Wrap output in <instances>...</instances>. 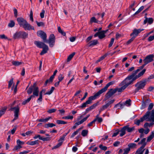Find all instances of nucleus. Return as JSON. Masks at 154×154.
I'll list each match as a JSON object with an SVG mask.
<instances>
[{"label":"nucleus","instance_id":"obj_23","mask_svg":"<svg viewBox=\"0 0 154 154\" xmlns=\"http://www.w3.org/2000/svg\"><path fill=\"white\" fill-rule=\"evenodd\" d=\"M126 130H127L128 132H131L135 129V127H133L131 128L129 127V125H127L124 126Z\"/></svg>","mask_w":154,"mask_h":154},{"label":"nucleus","instance_id":"obj_25","mask_svg":"<svg viewBox=\"0 0 154 154\" xmlns=\"http://www.w3.org/2000/svg\"><path fill=\"white\" fill-rule=\"evenodd\" d=\"M21 38L25 39L27 38L28 36V33L20 31Z\"/></svg>","mask_w":154,"mask_h":154},{"label":"nucleus","instance_id":"obj_51","mask_svg":"<svg viewBox=\"0 0 154 154\" xmlns=\"http://www.w3.org/2000/svg\"><path fill=\"white\" fill-rule=\"evenodd\" d=\"M130 150V148H128L124 149H123L124 152L123 154H128L129 153Z\"/></svg>","mask_w":154,"mask_h":154},{"label":"nucleus","instance_id":"obj_61","mask_svg":"<svg viewBox=\"0 0 154 154\" xmlns=\"http://www.w3.org/2000/svg\"><path fill=\"white\" fill-rule=\"evenodd\" d=\"M30 19L32 22L33 21V12L32 10H31L30 11Z\"/></svg>","mask_w":154,"mask_h":154},{"label":"nucleus","instance_id":"obj_29","mask_svg":"<svg viewBox=\"0 0 154 154\" xmlns=\"http://www.w3.org/2000/svg\"><path fill=\"white\" fill-rule=\"evenodd\" d=\"M99 21H100L98 20L97 19H96L95 17H93L91 18L89 22L91 24L93 23H97Z\"/></svg>","mask_w":154,"mask_h":154},{"label":"nucleus","instance_id":"obj_37","mask_svg":"<svg viewBox=\"0 0 154 154\" xmlns=\"http://www.w3.org/2000/svg\"><path fill=\"white\" fill-rule=\"evenodd\" d=\"M128 148L130 149H132L134 148H136L137 146V144L135 143H130L128 144Z\"/></svg>","mask_w":154,"mask_h":154},{"label":"nucleus","instance_id":"obj_10","mask_svg":"<svg viewBox=\"0 0 154 154\" xmlns=\"http://www.w3.org/2000/svg\"><path fill=\"white\" fill-rule=\"evenodd\" d=\"M116 90L113 89H110L108 92L105 96V97L103 100L104 101H106L112 96L116 93Z\"/></svg>","mask_w":154,"mask_h":154},{"label":"nucleus","instance_id":"obj_53","mask_svg":"<svg viewBox=\"0 0 154 154\" xmlns=\"http://www.w3.org/2000/svg\"><path fill=\"white\" fill-rule=\"evenodd\" d=\"M50 119V117H49L48 118H47L45 119H40L38 120V121L39 122H45L47 121H48L49 119Z\"/></svg>","mask_w":154,"mask_h":154},{"label":"nucleus","instance_id":"obj_15","mask_svg":"<svg viewBox=\"0 0 154 154\" xmlns=\"http://www.w3.org/2000/svg\"><path fill=\"white\" fill-rule=\"evenodd\" d=\"M94 36L95 37L98 36L100 39H101L104 38L106 35L103 32L99 31L95 34Z\"/></svg>","mask_w":154,"mask_h":154},{"label":"nucleus","instance_id":"obj_9","mask_svg":"<svg viewBox=\"0 0 154 154\" xmlns=\"http://www.w3.org/2000/svg\"><path fill=\"white\" fill-rule=\"evenodd\" d=\"M55 38L53 34H51L50 35L48 42L47 43H48L49 46L51 47H52L54 45L55 42Z\"/></svg>","mask_w":154,"mask_h":154},{"label":"nucleus","instance_id":"obj_33","mask_svg":"<svg viewBox=\"0 0 154 154\" xmlns=\"http://www.w3.org/2000/svg\"><path fill=\"white\" fill-rule=\"evenodd\" d=\"M126 130L124 127H123L120 131V136L122 137L125 134Z\"/></svg>","mask_w":154,"mask_h":154},{"label":"nucleus","instance_id":"obj_26","mask_svg":"<svg viewBox=\"0 0 154 154\" xmlns=\"http://www.w3.org/2000/svg\"><path fill=\"white\" fill-rule=\"evenodd\" d=\"M42 48L43 50L40 53V54L41 55H43L45 54L46 53L49 49L47 45Z\"/></svg>","mask_w":154,"mask_h":154},{"label":"nucleus","instance_id":"obj_55","mask_svg":"<svg viewBox=\"0 0 154 154\" xmlns=\"http://www.w3.org/2000/svg\"><path fill=\"white\" fill-rule=\"evenodd\" d=\"M134 37L132 36L131 38L127 42L126 44L127 45L129 44L134 40Z\"/></svg>","mask_w":154,"mask_h":154},{"label":"nucleus","instance_id":"obj_30","mask_svg":"<svg viewBox=\"0 0 154 154\" xmlns=\"http://www.w3.org/2000/svg\"><path fill=\"white\" fill-rule=\"evenodd\" d=\"M143 149V148L140 147L137 150L135 154L136 153H137V154H143L144 151L145 150V149Z\"/></svg>","mask_w":154,"mask_h":154},{"label":"nucleus","instance_id":"obj_28","mask_svg":"<svg viewBox=\"0 0 154 154\" xmlns=\"http://www.w3.org/2000/svg\"><path fill=\"white\" fill-rule=\"evenodd\" d=\"M20 31L16 32L13 36L14 39H19L21 38Z\"/></svg>","mask_w":154,"mask_h":154},{"label":"nucleus","instance_id":"obj_52","mask_svg":"<svg viewBox=\"0 0 154 154\" xmlns=\"http://www.w3.org/2000/svg\"><path fill=\"white\" fill-rule=\"evenodd\" d=\"M61 145H62V144H61V142L59 143L56 145L54 146L52 148V149H56L58 148Z\"/></svg>","mask_w":154,"mask_h":154},{"label":"nucleus","instance_id":"obj_24","mask_svg":"<svg viewBox=\"0 0 154 154\" xmlns=\"http://www.w3.org/2000/svg\"><path fill=\"white\" fill-rule=\"evenodd\" d=\"M98 43V41L94 40L90 41L88 44L89 46H92L96 45Z\"/></svg>","mask_w":154,"mask_h":154},{"label":"nucleus","instance_id":"obj_2","mask_svg":"<svg viewBox=\"0 0 154 154\" xmlns=\"http://www.w3.org/2000/svg\"><path fill=\"white\" fill-rule=\"evenodd\" d=\"M154 57V55L153 54H150L146 56L143 60L144 63L142 66L138 67L137 69L139 71H141L147 64L153 60Z\"/></svg>","mask_w":154,"mask_h":154},{"label":"nucleus","instance_id":"obj_36","mask_svg":"<svg viewBox=\"0 0 154 154\" xmlns=\"http://www.w3.org/2000/svg\"><path fill=\"white\" fill-rule=\"evenodd\" d=\"M12 64L15 66H18L21 65L23 63L21 62L13 61L12 62Z\"/></svg>","mask_w":154,"mask_h":154},{"label":"nucleus","instance_id":"obj_13","mask_svg":"<svg viewBox=\"0 0 154 154\" xmlns=\"http://www.w3.org/2000/svg\"><path fill=\"white\" fill-rule=\"evenodd\" d=\"M143 30V29H134L133 30L130 36L132 37H134L135 38L139 33Z\"/></svg>","mask_w":154,"mask_h":154},{"label":"nucleus","instance_id":"obj_41","mask_svg":"<svg viewBox=\"0 0 154 154\" xmlns=\"http://www.w3.org/2000/svg\"><path fill=\"white\" fill-rule=\"evenodd\" d=\"M154 124L153 122H152L149 124L148 122H146L144 125V127L145 128H147L148 126L151 127Z\"/></svg>","mask_w":154,"mask_h":154},{"label":"nucleus","instance_id":"obj_42","mask_svg":"<svg viewBox=\"0 0 154 154\" xmlns=\"http://www.w3.org/2000/svg\"><path fill=\"white\" fill-rule=\"evenodd\" d=\"M88 132V130H84L82 132L81 134L83 137H85L87 136Z\"/></svg>","mask_w":154,"mask_h":154},{"label":"nucleus","instance_id":"obj_31","mask_svg":"<svg viewBox=\"0 0 154 154\" xmlns=\"http://www.w3.org/2000/svg\"><path fill=\"white\" fill-rule=\"evenodd\" d=\"M34 96L33 95H31L29 98H28L27 99L24 100L23 101L22 103V104L23 105H25L28 103L29 102L30 100H31V98L32 97H34Z\"/></svg>","mask_w":154,"mask_h":154},{"label":"nucleus","instance_id":"obj_32","mask_svg":"<svg viewBox=\"0 0 154 154\" xmlns=\"http://www.w3.org/2000/svg\"><path fill=\"white\" fill-rule=\"evenodd\" d=\"M120 88H118L115 89L116 90V92L118 91L119 92H122L126 88L124 85Z\"/></svg>","mask_w":154,"mask_h":154},{"label":"nucleus","instance_id":"obj_21","mask_svg":"<svg viewBox=\"0 0 154 154\" xmlns=\"http://www.w3.org/2000/svg\"><path fill=\"white\" fill-rule=\"evenodd\" d=\"M111 106H110L107 103H106L105 105H103L99 109V114L100 113V112L103 111V110L108 108L109 107H111Z\"/></svg>","mask_w":154,"mask_h":154},{"label":"nucleus","instance_id":"obj_18","mask_svg":"<svg viewBox=\"0 0 154 154\" xmlns=\"http://www.w3.org/2000/svg\"><path fill=\"white\" fill-rule=\"evenodd\" d=\"M23 27L25 30H30L31 29L34 30V27L31 26L27 22L26 23Z\"/></svg>","mask_w":154,"mask_h":154},{"label":"nucleus","instance_id":"obj_20","mask_svg":"<svg viewBox=\"0 0 154 154\" xmlns=\"http://www.w3.org/2000/svg\"><path fill=\"white\" fill-rule=\"evenodd\" d=\"M150 101V100L147 99L145 101L143 100L142 101V103L141 107V109H143L145 108L148 105V103H149Z\"/></svg>","mask_w":154,"mask_h":154},{"label":"nucleus","instance_id":"obj_60","mask_svg":"<svg viewBox=\"0 0 154 154\" xmlns=\"http://www.w3.org/2000/svg\"><path fill=\"white\" fill-rule=\"evenodd\" d=\"M65 137H64L63 136H62V137H61L60 139L58 140V142L59 143L61 142V144L62 145V144L63 141L64 140Z\"/></svg>","mask_w":154,"mask_h":154},{"label":"nucleus","instance_id":"obj_63","mask_svg":"<svg viewBox=\"0 0 154 154\" xmlns=\"http://www.w3.org/2000/svg\"><path fill=\"white\" fill-rule=\"evenodd\" d=\"M33 131H29L26 132L25 134L26 135L30 136L33 133Z\"/></svg>","mask_w":154,"mask_h":154},{"label":"nucleus","instance_id":"obj_47","mask_svg":"<svg viewBox=\"0 0 154 154\" xmlns=\"http://www.w3.org/2000/svg\"><path fill=\"white\" fill-rule=\"evenodd\" d=\"M36 23L38 26L39 27L40 26H44L45 23L43 22H39L38 21H36Z\"/></svg>","mask_w":154,"mask_h":154},{"label":"nucleus","instance_id":"obj_45","mask_svg":"<svg viewBox=\"0 0 154 154\" xmlns=\"http://www.w3.org/2000/svg\"><path fill=\"white\" fill-rule=\"evenodd\" d=\"M56 122L58 124H65L67 123V122H66L59 120H57Z\"/></svg>","mask_w":154,"mask_h":154},{"label":"nucleus","instance_id":"obj_50","mask_svg":"<svg viewBox=\"0 0 154 154\" xmlns=\"http://www.w3.org/2000/svg\"><path fill=\"white\" fill-rule=\"evenodd\" d=\"M15 25V23L13 21L11 20L10 21V22L8 24V26L10 27H12L14 26Z\"/></svg>","mask_w":154,"mask_h":154},{"label":"nucleus","instance_id":"obj_7","mask_svg":"<svg viewBox=\"0 0 154 154\" xmlns=\"http://www.w3.org/2000/svg\"><path fill=\"white\" fill-rule=\"evenodd\" d=\"M15 103V101H14V102L11 105V108L10 109V110L11 111H13V110H14V118L13 120H15L18 119V113L19 112L20 109L19 107L18 106L14 107H12V106L14 105Z\"/></svg>","mask_w":154,"mask_h":154},{"label":"nucleus","instance_id":"obj_16","mask_svg":"<svg viewBox=\"0 0 154 154\" xmlns=\"http://www.w3.org/2000/svg\"><path fill=\"white\" fill-rule=\"evenodd\" d=\"M99 105V102H97V103L93 104L92 105L90 106L88 108L86 109L85 113H88L92 110L94 109L97 106Z\"/></svg>","mask_w":154,"mask_h":154},{"label":"nucleus","instance_id":"obj_39","mask_svg":"<svg viewBox=\"0 0 154 154\" xmlns=\"http://www.w3.org/2000/svg\"><path fill=\"white\" fill-rule=\"evenodd\" d=\"M58 31L60 33L62 34V35L64 36H65L66 33L61 29L60 26H58Z\"/></svg>","mask_w":154,"mask_h":154},{"label":"nucleus","instance_id":"obj_11","mask_svg":"<svg viewBox=\"0 0 154 154\" xmlns=\"http://www.w3.org/2000/svg\"><path fill=\"white\" fill-rule=\"evenodd\" d=\"M114 82L112 81L108 83L104 88L101 89L97 92V93L100 95L101 94L106 91L108 87L110 85H112L114 83Z\"/></svg>","mask_w":154,"mask_h":154},{"label":"nucleus","instance_id":"obj_38","mask_svg":"<svg viewBox=\"0 0 154 154\" xmlns=\"http://www.w3.org/2000/svg\"><path fill=\"white\" fill-rule=\"evenodd\" d=\"M7 109L6 107H4L0 111V117L4 115Z\"/></svg>","mask_w":154,"mask_h":154},{"label":"nucleus","instance_id":"obj_3","mask_svg":"<svg viewBox=\"0 0 154 154\" xmlns=\"http://www.w3.org/2000/svg\"><path fill=\"white\" fill-rule=\"evenodd\" d=\"M100 95L97 92L94 95L89 97L88 98V100L85 103L82 104V105L80 106V107L82 108H83L86 106H88V105L92 103V101L95 100Z\"/></svg>","mask_w":154,"mask_h":154},{"label":"nucleus","instance_id":"obj_46","mask_svg":"<svg viewBox=\"0 0 154 154\" xmlns=\"http://www.w3.org/2000/svg\"><path fill=\"white\" fill-rule=\"evenodd\" d=\"M144 8V7L143 6H141L138 9V10L134 14V15H136L139 13Z\"/></svg>","mask_w":154,"mask_h":154},{"label":"nucleus","instance_id":"obj_14","mask_svg":"<svg viewBox=\"0 0 154 154\" xmlns=\"http://www.w3.org/2000/svg\"><path fill=\"white\" fill-rule=\"evenodd\" d=\"M17 20L19 24L21 26H24L27 21L22 17H18L17 19Z\"/></svg>","mask_w":154,"mask_h":154},{"label":"nucleus","instance_id":"obj_34","mask_svg":"<svg viewBox=\"0 0 154 154\" xmlns=\"http://www.w3.org/2000/svg\"><path fill=\"white\" fill-rule=\"evenodd\" d=\"M38 140H35L34 141H28L27 142L26 144L28 145H33L35 144H38Z\"/></svg>","mask_w":154,"mask_h":154},{"label":"nucleus","instance_id":"obj_48","mask_svg":"<svg viewBox=\"0 0 154 154\" xmlns=\"http://www.w3.org/2000/svg\"><path fill=\"white\" fill-rule=\"evenodd\" d=\"M64 78V76L63 74H60L58 77V79L59 81V82H61L62 81L63 79Z\"/></svg>","mask_w":154,"mask_h":154},{"label":"nucleus","instance_id":"obj_64","mask_svg":"<svg viewBox=\"0 0 154 154\" xmlns=\"http://www.w3.org/2000/svg\"><path fill=\"white\" fill-rule=\"evenodd\" d=\"M29 152L30 150H27L26 151H24L23 152H20L19 154H26L29 153Z\"/></svg>","mask_w":154,"mask_h":154},{"label":"nucleus","instance_id":"obj_57","mask_svg":"<svg viewBox=\"0 0 154 154\" xmlns=\"http://www.w3.org/2000/svg\"><path fill=\"white\" fill-rule=\"evenodd\" d=\"M79 132V130H77L75 131L72 134L70 137L73 138L75 135L78 134Z\"/></svg>","mask_w":154,"mask_h":154},{"label":"nucleus","instance_id":"obj_5","mask_svg":"<svg viewBox=\"0 0 154 154\" xmlns=\"http://www.w3.org/2000/svg\"><path fill=\"white\" fill-rule=\"evenodd\" d=\"M147 79H144V80L138 82L135 85V86L136 87L135 89V92H136L141 89H143L146 85Z\"/></svg>","mask_w":154,"mask_h":154},{"label":"nucleus","instance_id":"obj_40","mask_svg":"<svg viewBox=\"0 0 154 154\" xmlns=\"http://www.w3.org/2000/svg\"><path fill=\"white\" fill-rule=\"evenodd\" d=\"M75 54V52H73L72 54H71L70 55H69V56L68 57L67 59V61L69 62L72 59V57H73L74 55Z\"/></svg>","mask_w":154,"mask_h":154},{"label":"nucleus","instance_id":"obj_6","mask_svg":"<svg viewBox=\"0 0 154 154\" xmlns=\"http://www.w3.org/2000/svg\"><path fill=\"white\" fill-rule=\"evenodd\" d=\"M150 113V112L147 111L146 114L142 118H141L139 119L135 120H134V124L137 125H140V123L141 122H143L144 120H146V121L149 120L150 118L149 117V115Z\"/></svg>","mask_w":154,"mask_h":154},{"label":"nucleus","instance_id":"obj_35","mask_svg":"<svg viewBox=\"0 0 154 154\" xmlns=\"http://www.w3.org/2000/svg\"><path fill=\"white\" fill-rule=\"evenodd\" d=\"M55 125L52 123H47L45 124V127L46 128H52L54 126H55Z\"/></svg>","mask_w":154,"mask_h":154},{"label":"nucleus","instance_id":"obj_58","mask_svg":"<svg viewBox=\"0 0 154 154\" xmlns=\"http://www.w3.org/2000/svg\"><path fill=\"white\" fill-rule=\"evenodd\" d=\"M154 106V104L153 103H151L149 105L148 109V110H150L152 109Z\"/></svg>","mask_w":154,"mask_h":154},{"label":"nucleus","instance_id":"obj_62","mask_svg":"<svg viewBox=\"0 0 154 154\" xmlns=\"http://www.w3.org/2000/svg\"><path fill=\"white\" fill-rule=\"evenodd\" d=\"M45 13V11L44 10H43L42 11V12L40 13V16L41 18H43L44 17Z\"/></svg>","mask_w":154,"mask_h":154},{"label":"nucleus","instance_id":"obj_44","mask_svg":"<svg viewBox=\"0 0 154 154\" xmlns=\"http://www.w3.org/2000/svg\"><path fill=\"white\" fill-rule=\"evenodd\" d=\"M17 129L16 126H14L13 128V129L11 130V132L9 131L7 133V134H10L11 133L12 134H14L15 132V131Z\"/></svg>","mask_w":154,"mask_h":154},{"label":"nucleus","instance_id":"obj_12","mask_svg":"<svg viewBox=\"0 0 154 154\" xmlns=\"http://www.w3.org/2000/svg\"><path fill=\"white\" fill-rule=\"evenodd\" d=\"M131 100L129 99L128 100H126L123 104H120L119 103H118L116 104L114 107L115 108H117L118 106H120V107L121 108H123L124 106L126 105L127 106H129L131 105Z\"/></svg>","mask_w":154,"mask_h":154},{"label":"nucleus","instance_id":"obj_8","mask_svg":"<svg viewBox=\"0 0 154 154\" xmlns=\"http://www.w3.org/2000/svg\"><path fill=\"white\" fill-rule=\"evenodd\" d=\"M37 35L40 37L43 40L44 42L47 43L48 41L47 39V35L43 31L39 30L37 32Z\"/></svg>","mask_w":154,"mask_h":154},{"label":"nucleus","instance_id":"obj_59","mask_svg":"<svg viewBox=\"0 0 154 154\" xmlns=\"http://www.w3.org/2000/svg\"><path fill=\"white\" fill-rule=\"evenodd\" d=\"M56 109H49L48 110L47 112L49 113H52L56 111Z\"/></svg>","mask_w":154,"mask_h":154},{"label":"nucleus","instance_id":"obj_43","mask_svg":"<svg viewBox=\"0 0 154 154\" xmlns=\"http://www.w3.org/2000/svg\"><path fill=\"white\" fill-rule=\"evenodd\" d=\"M13 78H12L8 82V88H10L12 85L13 84Z\"/></svg>","mask_w":154,"mask_h":154},{"label":"nucleus","instance_id":"obj_4","mask_svg":"<svg viewBox=\"0 0 154 154\" xmlns=\"http://www.w3.org/2000/svg\"><path fill=\"white\" fill-rule=\"evenodd\" d=\"M32 91H33L32 95H33L34 96H38L39 90L38 87L36 86L35 83L33 85L31 86L29 88L27 91V92L28 94H29L32 93Z\"/></svg>","mask_w":154,"mask_h":154},{"label":"nucleus","instance_id":"obj_22","mask_svg":"<svg viewBox=\"0 0 154 154\" xmlns=\"http://www.w3.org/2000/svg\"><path fill=\"white\" fill-rule=\"evenodd\" d=\"M146 138H143L138 143V145L141 144L142 145L140 147L142 148H144L146 144Z\"/></svg>","mask_w":154,"mask_h":154},{"label":"nucleus","instance_id":"obj_19","mask_svg":"<svg viewBox=\"0 0 154 154\" xmlns=\"http://www.w3.org/2000/svg\"><path fill=\"white\" fill-rule=\"evenodd\" d=\"M34 43L37 47L40 48H43L47 45L44 42L37 41H35Z\"/></svg>","mask_w":154,"mask_h":154},{"label":"nucleus","instance_id":"obj_17","mask_svg":"<svg viewBox=\"0 0 154 154\" xmlns=\"http://www.w3.org/2000/svg\"><path fill=\"white\" fill-rule=\"evenodd\" d=\"M99 105V102H97V103L93 104L92 105L90 106L88 108L86 109L85 113H88L92 110L94 109L97 106Z\"/></svg>","mask_w":154,"mask_h":154},{"label":"nucleus","instance_id":"obj_54","mask_svg":"<svg viewBox=\"0 0 154 154\" xmlns=\"http://www.w3.org/2000/svg\"><path fill=\"white\" fill-rule=\"evenodd\" d=\"M99 148L102 150H106L107 149V147L106 146H103L102 144H100L99 146Z\"/></svg>","mask_w":154,"mask_h":154},{"label":"nucleus","instance_id":"obj_56","mask_svg":"<svg viewBox=\"0 0 154 154\" xmlns=\"http://www.w3.org/2000/svg\"><path fill=\"white\" fill-rule=\"evenodd\" d=\"M22 148V146L20 145H17L15 146L14 147V148L13 150H17L18 149H20Z\"/></svg>","mask_w":154,"mask_h":154},{"label":"nucleus","instance_id":"obj_1","mask_svg":"<svg viewBox=\"0 0 154 154\" xmlns=\"http://www.w3.org/2000/svg\"><path fill=\"white\" fill-rule=\"evenodd\" d=\"M146 71V69H143L139 72L138 75L137 74L139 71L136 69L133 72L131 75L128 76L119 84V86H122L124 85L126 88L129 85L133 84V82L140 77L143 75Z\"/></svg>","mask_w":154,"mask_h":154},{"label":"nucleus","instance_id":"obj_49","mask_svg":"<svg viewBox=\"0 0 154 154\" xmlns=\"http://www.w3.org/2000/svg\"><path fill=\"white\" fill-rule=\"evenodd\" d=\"M51 138L50 137H42L41 139V140L45 141H50L51 140Z\"/></svg>","mask_w":154,"mask_h":154},{"label":"nucleus","instance_id":"obj_27","mask_svg":"<svg viewBox=\"0 0 154 154\" xmlns=\"http://www.w3.org/2000/svg\"><path fill=\"white\" fill-rule=\"evenodd\" d=\"M151 112L150 116L147 121H152L154 122V109L152 110Z\"/></svg>","mask_w":154,"mask_h":154}]
</instances>
